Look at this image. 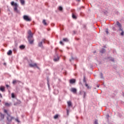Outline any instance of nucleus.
Returning <instances> with one entry per match:
<instances>
[{
	"instance_id": "44",
	"label": "nucleus",
	"mask_w": 124,
	"mask_h": 124,
	"mask_svg": "<svg viewBox=\"0 0 124 124\" xmlns=\"http://www.w3.org/2000/svg\"><path fill=\"white\" fill-rule=\"evenodd\" d=\"M21 103V101H18V104H20Z\"/></svg>"
},
{
	"instance_id": "27",
	"label": "nucleus",
	"mask_w": 124,
	"mask_h": 124,
	"mask_svg": "<svg viewBox=\"0 0 124 124\" xmlns=\"http://www.w3.org/2000/svg\"><path fill=\"white\" fill-rule=\"evenodd\" d=\"M59 10H60V11H62V6H59L58 8Z\"/></svg>"
},
{
	"instance_id": "25",
	"label": "nucleus",
	"mask_w": 124,
	"mask_h": 124,
	"mask_svg": "<svg viewBox=\"0 0 124 124\" xmlns=\"http://www.w3.org/2000/svg\"><path fill=\"white\" fill-rule=\"evenodd\" d=\"M84 83H85V84L87 83V80H86V77H83V80Z\"/></svg>"
},
{
	"instance_id": "21",
	"label": "nucleus",
	"mask_w": 124,
	"mask_h": 124,
	"mask_svg": "<svg viewBox=\"0 0 124 124\" xmlns=\"http://www.w3.org/2000/svg\"><path fill=\"white\" fill-rule=\"evenodd\" d=\"M0 114L1 120H3V119H4V114H3L1 113H0Z\"/></svg>"
},
{
	"instance_id": "12",
	"label": "nucleus",
	"mask_w": 124,
	"mask_h": 124,
	"mask_svg": "<svg viewBox=\"0 0 124 124\" xmlns=\"http://www.w3.org/2000/svg\"><path fill=\"white\" fill-rule=\"evenodd\" d=\"M0 91H1V92H2L3 93L4 92H5V87H4V86H1L0 87Z\"/></svg>"
},
{
	"instance_id": "2",
	"label": "nucleus",
	"mask_w": 124,
	"mask_h": 124,
	"mask_svg": "<svg viewBox=\"0 0 124 124\" xmlns=\"http://www.w3.org/2000/svg\"><path fill=\"white\" fill-rule=\"evenodd\" d=\"M11 4L12 6H14V10L15 12L18 13L19 12V11H18V4H17V3H15L14 1H12Z\"/></svg>"
},
{
	"instance_id": "32",
	"label": "nucleus",
	"mask_w": 124,
	"mask_h": 124,
	"mask_svg": "<svg viewBox=\"0 0 124 124\" xmlns=\"http://www.w3.org/2000/svg\"><path fill=\"white\" fill-rule=\"evenodd\" d=\"M106 32L107 34H108L109 32L108 31V29H106Z\"/></svg>"
},
{
	"instance_id": "28",
	"label": "nucleus",
	"mask_w": 124,
	"mask_h": 124,
	"mask_svg": "<svg viewBox=\"0 0 124 124\" xmlns=\"http://www.w3.org/2000/svg\"><path fill=\"white\" fill-rule=\"evenodd\" d=\"M119 31H122V32L121 33V35H122L123 36L124 35V31L123 30V29H122V30H119Z\"/></svg>"
},
{
	"instance_id": "30",
	"label": "nucleus",
	"mask_w": 124,
	"mask_h": 124,
	"mask_svg": "<svg viewBox=\"0 0 124 124\" xmlns=\"http://www.w3.org/2000/svg\"><path fill=\"white\" fill-rule=\"evenodd\" d=\"M12 98H15V94H14V93H12Z\"/></svg>"
},
{
	"instance_id": "23",
	"label": "nucleus",
	"mask_w": 124,
	"mask_h": 124,
	"mask_svg": "<svg viewBox=\"0 0 124 124\" xmlns=\"http://www.w3.org/2000/svg\"><path fill=\"white\" fill-rule=\"evenodd\" d=\"M63 41H64L65 42H68V39H67V38H64L63 39Z\"/></svg>"
},
{
	"instance_id": "39",
	"label": "nucleus",
	"mask_w": 124,
	"mask_h": 124,
	"mask_svg": "<svg viewBox=\"0 0 124 124\" xmlns=\"http://www.w3.org/2000/svg\"><path fill=\"white\" fill-rule=\"evenodd\" d=\"M6 88H9V85H6Z\"/></svg>"
},
{
	"instance_id": "17",
	"label": "nucleus",
	"mask_w": 124,
	"mask_h": 124,
	"mask_svg": "<svg viewBox=\"0 0 124 124\" xmlns=\"http://www.w3.org/2000/svg\"><path fill=\"white\" fill-rule=\"evenodd\" d=\"M67 103L68 107H71V106H72V103H71V101H68Z\"/></svg>"
},
{
	"instance_id": "40",
	"label": "nucleus",
	"mask_w": 124,
	"mask_h": 124,
	"mask_svg": "<svg viewBox=\"0 0 124 124\" xmlns=\"http://www.w3.org/2000/svg\"><path fill=\"white\" fill-rule=\"evenodd\" d=\"M77 1H78V2H80L81 1V0H76Z\"/></svg>"
},
{
	"instance_id": "7",
	"label": "nucleus",
	"mask_w": 124,
	"mask_h": 124,
	"mask_svg": "<svg viewBox=\"0 0 124 124\" xmlns=\"http://www.w3.org/2000/svg\"><path fill=\"white\" fill-rule=\"evenodd\" d=\"M47 43V41H46V40L45 39H43L42 41L40 42L38 44V46L39 47H42V43Z\"/></svg>"
},
{
	"instance_id": "6",
	"label": "nucleus",
	"mask_w": 124,
	"mask_h": 124,
	"mask_svg": "<svg viewBox=\"0 0 124 124\" xmlns=\"http://www.w3.org/2000/svg\"><path fill=\"white\" fill-rule=\"evenodd\" d=\"M28 38H30V37H33V33H31V30H29L28 31Z\"/></svg>"
},
{
	"instance_id": "8",
	"label": "nucleus",
	"mask_w": 124,
	"mask_h": 124,
	"mask_svg": "<svg viewBox=\"0 0 124 124\" xmlns=\"http://www.w3.org/2000/svg\"><path fill=\"white\" fill-rule=\"evenodd\" d=\"M28 39L29 42V43H30V44H33V41H34L33 38L30 37V38H28Z\"/></svg>"
},
{
	"instance_id": "10",
	"label": "nucleus",
	"mask_w": 124,
	"mask_h": 124,
	"mask_svg": "<svg viewBox=\"0 0 124 124\" xmlns=\"http://www.w3.org/2000/svg\"><path fill=\"white\" fill-rule=\"evenodd\" d=\"M71 92L73 93H77V89H76V88H72L71 89Z\"/></svg>"
},
{
	"instance_id": "49",
	"label": "nucleus",
	"mask_w": 124,
	"mask_h": 124,
	"mask_svg": "<svg viewBox=\"0 0 124 124\" xmlns=\"http://www.w3.org/2000/svg\"><path fill=\"white\" fill-rule=\"evenodd\" d=\"M83 1H85V0H82Z\"/></svg>"
},
{
	"instance_id": "46",
	"label": "nucleus",
	"mask_w": 124,
	"mask_h": 124,
	"mask_svg": "<svg viewBox=\"0 0 124 124\" xmlns=\"http://www.w3.org/2000/svg\"><path fill=\"white\" fill-rule=\"evenodd\" d=\"M67 115H68V110H67Z\"/></svg>"
},
{
	"instance_id": "41",
	"label": "nucleus",
	"mask_w": 124,
	"mask_h": 124,
	"mask_svg": "<svg viewBox=\"0 0 124 124\" xmlns=\"http://www.w3.org/2000/svg\"><path fill=\"white\" fill-rule=\"evenodd\" d=\"M57 50H59V48L56 47V48H55V50L57 51Z\"/></svg>"
},
{
	"instance_id": "26",
	"label": "nucleus",
	"mask_w": 124,
	"mask_h": 124,
	"mask_svg": "<svg viewBox=\"0 0 124 124\" xmlns=\"http://www.w3.org/2000/svg\"><path fill=\"white\" fill-rule=\"evenodd\" d=\"M58 118H59V114H56L54 116V119L55 120L58 119Z\"/></svg>"
},
{
	"instance_id": "48",
	"label": "nucleus",
	"mask_w": 124,
	"mask_h": 124,
	"mask_svg": "<svg viewBox=\"0 0 124 124\" xmlns=\"http://www.w3.org/2000/svg\"><path fill=\"white\" fill-rule=\"evenodd\" d=\"M97 87H98V88H99V86H97Z\"/></svg>"
},
{
	"instance_id": "31",
	"label": "nucleus",
	"mask_w": 124,
	"mask_h": 124,
	"mask_svg": "<svg viewBox=\"0 0 124 124\" xmlns=\"http://www.w3.org/2000/svg\"><path fill=\"white\" fill-rule=\"evenodd\" d=\"M16 83H17V80H14L13 81V84H16Z\"/></svg>"
},
{
	"instance_id": "34",
	"label": "nucleus",
	"mask_w": 124,
	"mask_h": 124,
	"mask_svg": "<svg viewBox=\"0 0 124 124\" xmlns=\"http://www.w3.org/2000/svg\"><path fill=\"white\" fill-rule=\"evenodd\" d=\"M16 122H17V123H20V121H19V119H18V118H16L15 119Z\"/></svg>"
},
{
	"instance_id": "22",
	"label": "nucleus",
	"mask_w": 124,
	"mask_h": 124,
	"mask_svg": "<svg viewBox=\"0 0 124 124\" xmlns=\"http://www.w3.org/2000/svg\"><path fill=\"white\" fill-rule=\"evenodd\" d=\"M19 0L22 5H24V4H25V0Z\"/></svg>"
},
{
	"instance_id": "9",
	"label": "nucleus",
	"mask_w": 124,
	"mask_h": 124,
	"mask_svg": "<svg viewBox=\"0 0 124 124\" xmlns=\"http://www.w3.org/2000/svg\"><path fill=\"white\" fill-rule=\"evenodd\" d=\"M116 25H118V26L119 28V31H123V29H122V25H121V23H120V22H119V21H117L116 22Z\"/></svg>"
},
{
	"instance_id": "4",
	"label": "nucleus",
	"mask_w": 124,
	"mask_h": 124,
	"mask_svg": "<svg viewBox=\"0 0 124 124\" xmlns=\"http://www.w3.org/2000/svg\"><path fill=\"white\" fill-rule=\"evenodd\" d=\"M72 17L73 19H74L75 20H76V19H77V14L76 13V12H74L72 13Z\"/></svg>"
},
{
	"instance_id": "18",
	"label": "nucleus",
	"mask_w": 124,
	"mask_h": 124,
	"mask_svg": "<svg viewBox=\"0 0 124 124\" xmlns=\"http://www.w3.org/2000/svg\"><path fill=\"white\" fill-rule=\"evenodd\" d=\"M105 52H106V50H105V49H104V48H102L100 51V53H101V54H104V53H105Z\"/></svg>"
},
{
	"instance_id": "38",
	"label": "nucleus",
	"mask_w": 124,
	"mask_h": 124,
	"mask_svg": "<svg viewBox=\"0 0 124 124\" xmlns=\"http://www.w3.org/2000/svg\"><path fill=\"white\" fill-rule=\"evenodd\" d=\"M81 8H85V7L82 6L81 8H79V10H81Z\"/></svg>"
},
{
	"instance_id": "47",
	"label": "nucleus",
	"mask_w": 124,
	"mask_h": 124,
	"mask_svg": "<svg viewBox=\"0 0 124 124\" xmlns=\"http://www.w3.org/2000/svg\"><path fill=\"white\" fill-rule=\"evenodd\" d=\"M107 117H108V118H109V115H107Z\"/></svg>"
},
{
	"instance_id": "3",
	"label": "nucleus",
	"mask_w": 124,
	"mask_h": 124,
	"mask_svg": "<svg viewBox=\"0 0 124 124\" xmlns=\"http://www.w3.org/2000/svg\"><path fill=\"white\" fill-rule=\"evenodd\" d=\"M23 19L24 20H25V21H26L27 22H31V18L29 16L24 15L23 16Z\"/></svg>"
},
{
	"instance_id": "11",
	"label": "nucleus",
	"mask_w": 124,
	"mask_h": 124,
	"mask_svg": "<svg viewBox=\"0 0 124 124\" xmlns=\"http://www.w3.org/2000/svg\"><path fill=\"white\" fill-rule=\"evenodd\" d=\"M76 82V80L75 79H71L69 80L70 84H74Z\"/></svg>"
},
{
	"instance_id": "36",
	"label": "nucleus",
	"mask_w": 124,
	"mask_h": 124,
	"mask_svg": "<svg viewBox=\"0 0 124 124\" xmlns=\"http://www.w3.org/2000/svg\"><path fill=\"white\" fill-rule=\"evenodd\" d=\"M60 44H61V45H63V43L62 42V41H60Z\"/></svg>"
},
{
	"instance_id": "35",
	"label": "nucleus",
	"mask_w": 124,
	"mask_h": 124,
	"mask_svg": "<svg viewBox=\"0 0 124 124\" xmlns=\"http://www.w3.org/2000/svg\"><path fill=\"white\" fill-rule=\"evenodd\" d=\"M80 16H84V13H80Z\"/></svg>"
},
{
	"instance_id": "13",
	"label": "nucleus",
	"mask_w": 124,
	"mask_h": 124,
	"mask_svg": "<svg viewBox=\"0 0 124 124\" xmlns=\"http://www.w3.org/2000/svg\"><path fill=\"white\" fill-rule=\"evenodd\" d=\"M54 62H59L60 61V57L59 56L57 55V58L55 57L54 58Z\"/></svg>"
},
{
	"instance_id": "37",
	"label": "nucleus",
	"mask_w": 124,
	"mask_h": 124,
	"mask_svg": "<svg viewBox=\"0 0 124 124\" xmlns=\"http://www.w3.org/2000/svg\"><path fill=\"white\" fill-rule=\"evenodd\" d=\"M76 40H80V38L76 37Z\"/></svg>"
},
{
	"instance_id": "15",
	"label": "nucleus",
	"mask_w": 124,
	"mask_h": 124,
	"mask_svg": "<svg viewBox=\"0 0 124 124\" xmlns=\"http://www.w3.org/2000/svg\"><path fill=\"white\" fill-rule=\"evenodd\" d=\"M5 106L6 107H10V106H11V103H5Z\"/></svg>"
},
{
	"instance_id": "14",
	"label": "nucleus",
	"mask_w": 124,
	"mask_h": 124,
	"mask_svg": "<svg viewBox=\"0 0 124 124\" xmlns=\"http://www.w3.org/2000/svg\"><path fill=\"white\" fill-rule=\"evenodd\" d=\"M25 48H26V46H25L23 45H22L19 46V49L20 50H24V49H25Z\"/></svg>"
},
{
	"instance_id": "20",
	"label": "nucleus",
	"mask_w": 124,
	"mask_h": 124,
	"mask_svg": "<svg viewBox=\"0 0 124 124\" xmlns=\"http://www.w3.org/2000/svg\"><path fill=\"white\" fill-rule=\"evenodd\" d=\"M7 55L8 56H11L12 55V51L11 50H9L7 52Z\"/></svg>"
},
{
	"instance_id": "5",
	"label": "nucleus",
	"mask_w": 124,
	"mask_h": 124,
	"mask_svg": "<svg viewBox=\"0 0 124 124\" xmlns=\"http://www.w3.org/2000/svg\"><path fill=\"white\" fill-rule=\"evenodd\" d=\"M29 66L30 67H37L38 68V66H37V64L36 63H31L29 64Z\"/></svg>"
},
{
	"instance_id": "1",
	"label": "nucleus",
	"mask_w": 124,
	"mask_h": 124,
	"mask_svg": "<svg viewBox=\"0 0 124 124\" xmlns=\"http://www.w3.org/2000/svg\"><path fill=\"white\" fill-rule=\"evenodd\" d=\"M4 113L7 115L6 117V123L7 124H11L12 123V120H14V117L11 116L9 114H8V112L7 110L4 109Z\"/></svg>"
},
{
	"instance_id": "24",
	"label": "nucleus",
	"mask_w": 124,
	"mask_h": 124,
	"mask_svg": "<svg viewBox=\"0 0 124 124\" xmlns=\"http://www.w3.org/2000/svg\"><path fill=\"white\" fill-rule=\"evenodd\" d=\"M85 84V87H86L87 89L89 90V89H90L91 87H90V86H89V84H88L87 83Z\"/></svg>"
},
{
	"instance_id": "43",
	"label": "nucleus",
	"mask_w": 124,
	"mask_h": 124,
	"mask_svg": "<svg viewBox=\"0 0 124 124\" xmlns=\"http://www.w3.org/2000/svg\"><path fill=\"white\" fill-rule=\"evenodd\" d=\"M86 96V93L84 92V97L85 98Z\"/></svg>"
},
{
	"instance_id": "45",
	"label": "nucleus",
	"mask_w": 124,
	"mask_h": 124,
	"mask_svg": "<svg viewBox=\"0 0 124 124\" xmlns=\"http://www.w3.org/2000/svg\"><path fill=\"white\" fill-rule=\"evenodd\" d=\"M111 61H112V62H114V59H113V58H112V59H111Z\"/></svg>"
},
{
	"instance_id": "16",
	"label": "nucleus",
	"mask_w": 124,
	"mask_h": 124,
	"mask_svg": "<svg viewBox=\"0 0 124 124\" xmlns=\"http://www.w3.org/2000/svg\"><path fill=\"white\" fill-rule=\"evenodd\" d=\"M13 51L15 54L17 52V45H16L15 47L13 48Z\"/></svg>"
},
{
	"instance_id": "19",
	"label": "nucleus",
	"mask_w": 124,
	"mask_h": 124,
	"mask_svg": "<svg viewBox=\"0 0 124 124\" xmlns=\"http://www.w3.org/2000/svg\"><path fill=\"white\" fill-rule=\"evenodd\" d=\"M43 24L44 25V26H48V24H47V22H46V20L45 19L43 20Z\"/></svg>"
},
{
	"instance_id": "29",
	"label": "nucleus",
	"mask_w": 124,
	"mask_h": 124,
	"mask_svg": "<svg viewBox=\"0 0 124 124\" xmlns=\"http://www.w3.org/2000/svg\"><path fill=\"white\" fill-rule=\"evenodd\" d=\"M94 124H98V120H95L94 122Z\"/></svg>"
},
{
	"instance_id": "42",
	"label": "nucleus",
	"mask_w": 124,
	"mask_h": 124,
	"mask_svg": "<svg viewBox=\"0 0 124 124\" xmlns=\"http://www.w3.org/2000/svg\"><path fill=\"white\" fill-rule=\"evenodd\" d=\"M0 97L2 98V95H1V94L0 93Z\"/></svg>"
},
{
	"instance_id": "33",
	"label": "nucleus",
	"mask_w": 124,
	"mask_h": 124,
	"mask_svg": "<svg viewBox=\"0 0 124 124\" xmlns=\"http://www.w3.org/2000/svg\"><path fill=\"white\" fill-rule=\"evenodd\" d=\"M100 77L102 79H103V74H102V73L100 74Z\"/></svg>"
}]
</instances>
